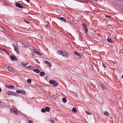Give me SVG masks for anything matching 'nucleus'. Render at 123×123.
I'll return each mask as SVG.
<instances>
[{"label": "nucleus", "mask_w": 123, "mask_h": 123, "mask_svg": "<svg viewBox=\"0 0 123 123\" xmlns=\"http://www.w3.org/2000/svg\"><path fill=\"white\" fill-rule=\"evenodd\" d=\"M14 50L18 54L19 53L18 49L17 46H16L14 47Z\"/></svg>", "instance_id": "ddd939ff"}, {"label": "nucleus", "mask_w": 123, "mask_h": 123, "mask_svg": "<svg viewBox=\"0 0 123 123\" xmlns=\"http://www.w3.org/2000/svg\"><path fill=\"white\" fill-rule=\"evenodd\" d=\"M101 87L103 89H104V87L102 85L101 86Z\"/></svg>", "instance_id": "c9c22d12"}, {"label": "nucleus", "mask_w": 123, "mask_h": 123, "mask_svg": "<svg viewBox=\"0 0 123 123\" xmlns=\"http://www.w3.org/2000/svg\"><path fill=\"white\" fill-rule=\"evenodd\" d=\"M16 7H18L19 8L22 9L24 8L22 6V5H21L20 4L17 3H16Z\"/></svg>", "instance_id": "9d476101"}, {"label": "nucleus", "mask_w": 123, "mask_h": 123, "mask_svg": "<svg viewBox=\"0 0 123 123\" xmlns=\"http://www.w3.org/2000/svg\"><path fill=\"white\" fill-rule=\"evenodd\" d=\"M24 22L26 23L27 24H30V22L26 21V20H24Z\"/></svg>", "instance_id": "b1692460"}, {"label": "nucleus", "mask_w": 123, "mask_h": 123, "mask_svg": "<svg viewBox=\"0 0 123 123\" xmlns=\"http://www.w3.org/2000/svg\"><path fill=\"white\" fill-rule=\"evenodd\" d=\"M18 93H21L22 94H25V92L24 90H17L16 91Z\"/></svg>", "instance_id": "0eeeda50"}, {"label": "nucleus", "mask_w": 123, "mask_h": 123, "mask_svg": "<svg viewBox=\"0 0 123 123\" xmlns=\"http://www.w3.org/2000/svg\"><path fill=\"white\" fill-rule=\"evenodd\" d=\"M107 41L108 42L110 43H112L113 42V40L111 38H108L107 39Z\"/></svg>", "instance_id": "aec40b11"}, {"label": "nucleus", "mask_w": 123, "mask_h": 123, "mask_svg": "<svg viewBox=\"0 0 123 123\" xmlns=\"http://www.w3.org/2000/svg\"><path fill=\"white\" fill-rule=\"evenodd\" d=\"M96 62V63H97V62Z\"/></svg>", "instance_id": "a19ab883"}, {"label": "nucleus", "mask_w": 123, "mask_h": 123, "mask_svg": "<svg viewBox=\"0 0 123 123\" xmlns=\"http://www.w3.org/2000/svg\"><path fill=\"white\" fill-rule=\"evenodd\" d=\"M45 62V64L47 65L48 67H50L51 66V64L49 62Z\"/></svg>", "instance_id": "a211bd4d"}, {"label": "nucleus", "mask_w": 123, "mask_h": 123, "mask_svg": "<svg viewBox=\"0 0 123 123\" xmlns=\"http://www.w3.org/2000/svg\"><path fill=\"white\" fill-rule=\"evenodd\" d=\"M74 54L78 58L81 59L82 58V57L81 55H80V54L76 52H74Z\"/></svg>", "instance_id": "1a4fd4ad"}, {"label": "nucleus", "mask_w": 123, "mask_h": 123, "mask_svg": "<svg viewBox=\"0 0 123 123\" xmlns=\"http://www.w3.org/2000/svg\"><path fill=\"white\" fill-rule=\"evenodd\" d=\"M5 87H6L8 88V89H12L14 87V86L13 85H11L10 86H8L7 85H6Z\"/></svg>", "instance_id": "4468645a"}, {"label": "nucleus", "mask_w": 123, "mask_h": 123, "mask_svg": "<svg viewBox=\"0 0 123 123\" xmlns=\"http://www.w3.org/2000/svg\"><path fill=\"white\" fill-rule=\"evenodd\" d=\"M2 49L0 48V50H1Z\"/></svg>", "instance_id": "ea45409f"}, {"label": "nucleus", "mask_w": 123, "mask_h": 123, "mask_svg": "<svg viewBox=\"0 0 123 123\" xmlns=\"http://www.w3.org/2000/svg\"><path fill=\"white\" fill-rule=\"evenodd\" d=\"M62 100L63 101V102L64 103H66L67 101L66 98H63L62 99Z\"/></svg>", "instance_id": "4be33fe9"}, {"label": "nucleus", "mask_w": 123, "mask_h": 123, "mask_svg": "<svg viewBox=\"0 0 123 123\" xmlns=\"http://www.w3.org/2000/svg\"><path fill=\"white\" fill-rule=\"evenodd\" d=\"M6 94L11 95V96H15L16 93L12 91H8L6 93Z\"/></svg>", "instance_id": "7ed1b4c3"}, {"label": "nucleus", "mask_w": 123, "mask_h": 123, "mask_svg": "<svg viewBox=\"0 0 123 123\" xmlns=\"http://www.w3.org/2000/svg\"><path fill=\"white\" fill-rule=\"evenodd\" d=\"M50 122L51 123H55V121L52 119L50 120Z\"/></svg>", "instance_id": "c756f323"}, {"label": "nucleus", "mask_w": 123, "mask_h": 123, "mask_svg": "<svg viewBox=\"0 0 123 123\" xmlns=\"http://www.w3.org/2000/svg\"><path fill=\"white\" fill-rule=\"evenodd\" d=\"M11 60L12 61H17V59L15 55H11L10 58Z\"/></svg>", "instance_id": "20e7f679"}, {"label": "nucleus", "mask_w": 123, "mask_h": 123, "mask_svg": "<svg viewBox=\"0 0 123 123\" xmlns=\"http://www.w3.org/2000/svg\"><path fill=\"white\" fill-rule=\"evenodd\" d=\"M44 62H48V61H45Z\"/></svg>", "instance_id": "58836bf2"}, {"label": "nucleus", "mask_w": 123, "mask_h": 123, "mask_svg": "<svg viewBox=\"0 0 123 123\" xmlns=\"http://www.w3.org/2000/svg\"><path fill=\"white\" fill-rule=\"evenodd\" d=\"M45 109L46 111L48 112L50 110V108L48 106H46L45 107Z\"/></svg>", "instance_id": "dca6fc26"}, {"label": "nucleus", "mask_w": 123, "mask_h": 123, "mask_svg": "<svg viewBox=\"0 0 123 123\" xmlns=\"http://www.w3.org/2000/svg\"><path fill=\"white\" fill-rule=\"evenodd\" d=\"M104 114L105 116H109L110 115V114L107 111H104Z\"/></svg>", "instance_id": "6ab92c4d"}, {"label": "nucleus", "mask_w": 123, "mask_h": 123, "mask_svg": "<svg viewBox=\"0 0 123 123\" xmlns=\"http://www.w3.org/2000/svg\"><path fill=\"white\" fill-rule=\"evenodd\" d=\"M57 53L59 55H62L64 57L66 58H68L69 55V53L65 51H62L61 50H58L57 51Z\"/></svg>", "instance_id": "f257e3e1"}, {"label": "nucleus", "mask_w": 123, "mask_h": 123, "mask_svg": "<svg viewBox=\"0 0 123 123\" xmlns=\"http://www.w3.org/2000/svg\"><path fill=\"white\" fill-rule=\"evenodd\" d=\"M29 123H33V121L31 120H29L28 121Z\"/></svg>", "instance_id": "cd10ccee"}, {"label": "nucleus", "mask_w": 123, "mask_h": 123, "mask_svg": "<svg viewBox=\"0 0 123 123\" xmlns=\"http://www.w3.org/2000/svg\"><path fill=\"white\" fill-rule=\"evenodd\" d=\"M8 69L12 73H14V70L12 69L11 67L10 66H8Z\"/></svg>", "instance_id": "f8f14e48"}, {"label": "nucleus", "mask_w": 123, "mask_h": 123, "mask_svg": "<svg viewBox=\"0 0 123 123\" xmlns=\"http://www.w3.org/2000/svg\"><path fill=\"white\" fill-rule=\"evenodd\" d=\"M27 81L28 83H31V79H27Z\"/></svg>", "instance_id": "a878e982"}, {"label": "nucleus", "mask_w": 123, "mask_h": 123, "mask_svg": "<svg viewBox=\"0 0 123 123\" xmlns=\"http://www.w3.org/2000/svg\"><path fill=\"white\" fill-rule=\"evenodd\" d=\"M33 70L34 72L38 74H39L40 72V71L38 69H33Z\"/></svg>", "instance_id": "f3484780"}, {"label": "nucleus", "mask_w": 123, "mask_h": 123, "mask_svg": "<svg viewBox=\"0 0 123 123\" xmlns=\"http://www.w3.org/2000/svg\"><path fill=\"white\" fill-rule=\"evenodd\" d=\"M82 25L86 33V34H87V33L88 32V30L86 25L85 24L83 23L82 24Z\"/></svg>", "instance_id": "39448f33"}, {"label": "nucleus", "mask_w": 123, "mask_h": 123, "mask_svg": "<svg viewBox=\"0 0 123 123\" xmlns=\"http://www.w3.org/2000/svg\"><path fill=\"white\" fill-rule=\"evenodd\" d=\"M103 66L105 68H106V66L105 65V63H103L102 64Z\"/></svg>", "instance_id": "c85d7f7f"}, {"label": "nucleus", "mask_w": 123, "mask_h": 123, "mask_svg": "<svg viewBox=\"0 0 123 123\" xmlns=\"http://www.w3.org/2000/svg\"><path fill=\"white\" fill-rule=\"evenodd\" d=\"M105 16L106 17H108V18H111V16H109V15H105Z\"/></svg>", "instance_id": "2f4dec72"}, {"label": "nucleus", "mask_w": 123, "mask_h": 123, "mask_svg": "<svg viewBox=\"0 0 123 123\" xmlns=\"http://www.w3.org/2000/svg\"><path fill=\"white\" fill-rule=\"evenodd\" d=\"M28 63H26V62H22V64L23 67H25Z\"/></svg>", "instance_id": "2eb2a0df"}, {"label": "nucleus", "mask_w": 123, "mask_h": 123, "mask_svg": "<svg viewBox=\"0 0 123 123\" xmlns=\"http://www.w3.org/2000/svg\"><path fill=\"white\" fill-rule=\"evenodd\" d=\"M72 111L74 112H77L76 109V108L74 107L72 109Z\"/></svg>", "instance_id": "5701e85b"}, {"label": "nucleus", "mask_w": 123, "mask_h": 123, "mask_svg": "<svg viewBox=\"0 0 123 123\" xmlns=\"http://www.w3.org/2000/svg\"><path fill=\"white\" fill-rule=\"evenodd\" d=\"M27 68H32V67L31 66H28V67H27Z\"/></svg>", "instance_id": "7c9ffc66"}, {"label": "nucleus", "mask_w": 123, "mask_h": 123, "mask_svg": "<svg viewBox=\"0 0 123 123\" xmlns=\"http://www.w3.org/2000/svg\"><path fill=\"white\" fill-rule=\"evenodd\" d=\"M32 51L33 52H34L36 53L37 54L42 55V54L39 52L38 51H37L35 49H32Z\"/></svg>", "instance_id": "9b49d317"}, {"label": "nucleus", "mask_w": 123, "mask_h": 123, "mask_svg": "<svg viewBox=\"0 0 123 123\" xmlns=\"http://www.w3.org/2000/svg\"><path fill=\"white\" fill-rule=\"evenodd\" d=\"M45 75V73L44 72H41L40 73V75L42 76H44Z\"/></svg>", "instance_id": "412c9836"}, {"label": "nucleus", "mask_w": 123, "mask_h": 123, "mask_svg": "<svg viewBox=\"0 0 123 123\" xmlns=\"http://www.w3.org/2000/svg\"><path fill=\"white\" fill-rule=\"evenodd\" d=\"M86 112L87 113V114L88 115H91L92 114L90 112L88 111H86Z\"/></svg>", "instance_id": "bb28decb"}, {"label": "nucleus", "mask_w": 123, "mask_h": 123, "mask_svg": "<svg viewBox=\"0 0 123 123\" xmlns=\"http://www.w3.org/2000/svg\"><path fill=\"white\" fill-rule=\"evenodd\" d=\"M9 56V53L6 51L5 52Z\"/></svg>", "instance_id": "72a5a7b5"}, {"label": "nucleus", "mask_w": 123, "mask_h": 123, "mask_svg": "<svg viewBox=\"0 0 123 123\" xmlns=\"http://www.w3.org/2000/svg\"><path fill=\"white\" fill-rule=\"evenodd\" d=\"M58 19L61 21L64 22L65 23H68V22L67 21L66 19L63 17H61V18H58Z\"/></svg>", "instance_id": "423d86ee"}, {"label": "nucleus", "mask_w": 123, "mask_h": 123, "mask_svg": "<svg viewBox=\"0 0 123 123\" xmlns=\"http://www.w3.org/2000/svg\"><path fill=\"white\" fill-rule=\"evenodd\" d=\"M2 50L4 51L5 52L6 51L4 49H2Z\"/></svg>", "instance_id": "f704fd0d"}, {"label": "nucleus", "mask_w": 123, "mask_h": 123, "mask_svg": "<svg viewBox=\"0 0 123 123\" xmlns=\"http://www.w3.org/2000/svg\"><path fill=\"white\" fill-rule=\"evenodd\" d=\"M41 111L43 113H45L46 112V111L45 109H42L41 110Z\"/></svg>", "instance_id": "393cba45"}, {"label": "nucleus", "mask_w": 123, "mask_h": 123, "mask_svg": "<svg viewBox=\"0 0 123 123\" xmlns=\"http://www.w3.org/2000/svg\"><path fill=\"white\" fill-rule=\"evenodd\" d=\"M28 3H29L30 2V1L29 0H25Z\"/></svg>", "instance_id": "473e14b6"}, {"label": "nucleus", "mask_w": 123, "mask_h": 123, "mask_svg": "<svg viewBox=\"0 0 123 123\" xmlns=\"http://www.w3.org/2000/svg\"><path fill=\"white\" fill-rule=\"evenodd\" d=\"M122 78H123V75H122Z\"/></svg>", "instance_id": "4c0bfd02"}, {"label": "nucleus", "mask_w": 123, "mask_h": 123, "mask_svg": "<svg viewBox=\"0 0 123 123\" xmlns=\"http://www.w3.org/2000/svg\"><path fill=\"white\" fill-rule=\"evenodd\" d=\"M50 84H52L53 86L56 87L58 85V83L57 82L54 80H50L49 81Z\"/></svg>", "instance_id": "f03ea898"}, {"label": "nucleus", "mask_w": 123, "mask_h": 123, "mask_svg": "<svg viewBox=\"0 0 123 123\" xmlns=\"http://www.w3.org/2000/svg\"><path fill=\"white\" fill-rule=\"evenodd\" d=\"M1 91V88H0V92Z\"/></svg>", "instance_id": "e433bc0d"}, {"label": "nucleus", "mask_w": 123, "mask_h": 123, "mask_svg": "<svg viewBox=\"0 0 123 123\" xmlns=\"http://www.w3.org/2000/svg\"><path fill=\"white\" fill-rule=\"evenodd\" d=\"M10 111L12 113H13L17 115L18 114V112L16 110H14L13 109L11 108L10 109Z\"/></svg>", "instance_id": "6e6552de"}]
</instances>
